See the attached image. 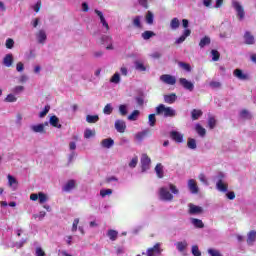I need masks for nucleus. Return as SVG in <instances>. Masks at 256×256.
Segmentation results:
<instances>
[{
  "instance_id": "obj_1",
  "label": "nucleus",
  "mask_w": 256,
  "mask_h": 256,
  "mask_svg": "<svg viewBox=\"0 0 256 256\" xmlns=\"http://www.w3.org/2000/svg\"><path fill=\"white\" fill-rule=\"evenodd\" d=\"M173 195H179V188L174 184L162 186L158 189V198L160 201L171 203L174 199Z\"/></svg>"
},
{
  "instance_id": "obj_2",
  "label": "nucleus",
  "mask_w": 256,
  "mask_h": 256,
  "mask_svg": "<svg viewBox=\"0 0 256 256\" xmlns=\"http://www.w3.org/2000/svg\"><path fill=\"white\" fill-rule=\"evenodd\" d=\"M157 115H164V117H175L177 115V111L171 107H166L165 104H160L156 107Z\"/></svg>"
},
{
  "instance_id": "obj_3",
  "label": "nucleus",
  "mask_w": 256,
  "mask_h": 256,
  "mask_svg": "<svg viewBox=\"0 0 256 256\" xmlns=\"http://www.w3.org/2000/svg\"><path fill=\"white\" fill-rule=\"evenodd\" d=\"M140 163L142 173H146V171H149V169H151V158L146 153L141 155Z\"/></svg>"
},
{
  "instance_id": "obj_4",
  "label": "nucleus",
  "mask_w": 256,
  "mask_h": 256,
  "mask_svg": "<svg viewBox=\"0 0 256 256\" xmlns=\"http://www.w3.org/2000/svg\"><path fill=\"white\" fill-rule=\"evenodd\" d=\"M232 6L237 13V17L239 18V21H243L245 19V10L243 9V6L241 5V3L234 0L232 2Z\"/></svg>"
},
{
  "instance_id": "obj_5",
  "label": "nucleus",
  "mask_w": 256,
  "mask_h": 256,
  "mask_svg": "<svg viewBox=\"0 0 256 256\" xmlns=\"http://www.w3.org/2000/svg\"><path fill=\"white\" fill-rule=\"evenodd\" d=\"M49 125V122L40 123V124H32L30 125V131L32 133H40V135L45 134V127Z\"/></svg>"
},
{
  "instance_id": "obj_6",
  "label": "nucleus",
  "mask_w": 256,
  "mask_h": 256,
  "mask_svg": "<svg viewBox=\"0 0 256 256\" xmlns=\"http://www.w3.org/2000/svg\"><path fill=\"white\" fill-rule=\"evenodd\" d=\"M203 207L195 205L193 203L188 204L189 215H203Z\"/></svg>"
},
{
  "instance_id": "obj_7",
  "label": "nucleus",
  "mask_w": 256,
  "mask_h": 256,
  "mask_svg": "<svg viewBox=\"0 0 256 256\" xmlns=\"http://www.w3.org/2000/svg\"><path fill=\"white\" fill-rule=\"evenodd\" d=\"M37 43L40 45H45L47 42V32L44 29H40L36 34H35Z\"/></svg>"
},
{
  "instance_id": "obj_8",
  "label": "nucleus",
  "mask_w": 256,
  "mask_h": 256,
  "mask_svg": "<svg viewBox=\"0 0 256 256\" xmlns=\"http://www.w3.org/2000/svg\"><path fill=\"white\" fill-rule=\"evenodd\" d=\"M179 84L181 85V87L186 89V91L192 92L195 89V84H193V82L187 80L186 78H180Z\"/></svg>"
},
{
  "instance_id": "obj_9",
  "label": "nucleus",
  "mask_w": 256,
  "mask_h": 256,
  "mask_svg": "<svg viewBox=\"0 0 256 256\" xmlns=\"http://www.w3.org/2000/svg\"><path fill=\"white\" fill-rule=\"evenodd\" d=\"M160 81L165 83L166 85H175L177 83V79L175 76H171L169 74H163L160 76Z\"/></svg>"
},
{
  "instance_id": "obj_10",
  "label": "nucleus",
  "mask_w": 256,
  "mask_h": 256,
  "mask_svg": "<svg viewBox=\"0 0 256 256\" xmlns=\"http://www.w3.org/2000/svg\"><path fill=\"white\" fill-rule=\"evenodd\" d=\"M187 187L192 195H197V193H199V186L197 185V181L195 179H189Z\"/></svg>"
},
{
  "instance_id": "obj_11",
  "label": "nucleus",
  "mask_w": 256,
  "mask_h": 256,
  "mask_svg": "<svg viewBox=\"0 0 256 256\" xmlns=\"http://www.w3.org/2000/svg\"><path fill=\"white\" fill-rule=\"evenodd\" d=\"M161 251V243H156L154 247L147 250V256H159Z\"/></svg>"
},
{
  "instance_id": "obj_12",
  "label": "nucleus",
  "mask_w": 256,
  "mask_h": 256,
  "mask_svg": "<svg viewBox=\"0 0 256 256\" xmlns=\"http://www.w3.org/2000/svg\"><path fill=\"white\" fill-rule=\"evenodd\" d=\"M114 127L118 133H125L127 129V123L124 120L117 119L114 123Z\"/></svg>"
},
{
  "instance_id": "obj_13",
  "label": "nucleus",
  "mask_w": 256,
  "mask_h": 256,
  "mask_svg": "<svg viewBox=\"0 0 256 256\" xmlns=\"http://www.w3.org/2000/svg\"><path fill=\"white\" fill-rule=\"evenodd\" d=\"M233 75L236 79H239V81H247L249 79V74L243 72L241 69H235Z\"/></svg>"
},
{
  "instance_id": "obj_14",
  "label": "nucleus",
  "mask_w": 256,
  "mask_h": 256,
  "mask_svg": "<svg viewBox=\"0 0 256 256\" xmlns=\"http://www.w3.org/2000/svg\"><path fill=\"white\" fill-rule=\"evenodd\" d=\"M175 247L179 253H185L187 251V248L189 247V243L187 240H182L175 243Z\"/></svg>"
},
{
  "instance_id": "obj_15",
  "label": "nucleus",
  "mask_w": 256,
  "mask_h": 256,
  "mask_svg": "<svg viewBox=\"0 0 256 256\" xmlns=\"http://www.w3.org/2000/svg\"><path fill=\"white\" fill-rule=\"evenodd\" d=\"M77 187V181L75 180H69L66 182V184L62 187V191L65 193H70V191H73Z\"/></svg>"
},
{
  "instance_id": "obj_16",
  "label": "nucleus",
  "mask_w": 256,
  "mask_h": 256,
  "mask_svg": "<svg viewBox=\"0 0 256 256\" xmlns=\"http://www.w3.org/2000/svg\"><path fill=\"white\" fill-rule=\"evenodd\" d=\"M113 145H115V140L112 138H105L100 142V147H102V149H111Z\"/></svg>"
},
{
  "instance_id": "obj_17",
  "label": "nucleus",
  "mask_w": 256,
  "mask_h": 256,
  "mask_svg": "<svg viewBox=\"0 0 256 256\" xmlns=\"http://www.w3.org/2000/svg\"><path fill=\"white\" fill-rule=\"evenodd\" d=\"M14 61L15 60L13 58V54L9 53L4 56L2 64L4 65V67H13Z\"/></svg>"
},
{
  "instance_id": "obj_18",
  "label": "nucleus",
  "mask_w": 256,
  "mask_h": 256,
  "mask_svg": "<svg viewBox=\"0 0 256 256\" xmlns=\"http://www.w3.org/2000/svg\"><path fill=\"white\" fill-rule=\"evenodd\" d=\"M244 43L245 45H255V36L251 32L246 31L244 33Z\"/></svg>"
},
{
  "instance_id": "obj_19",
  "label": "nucleus",
  "mask_w": 256,
  "mask_h": 256,
  "mask_svg": "<svg viewBox=\"0 0 256 256\" xmlns=\"http://www.w3.org/2000/svg\"><path fill=\"white\" fill-rule=\"evenodd\" d=\"M247 245L253 246L256 241V230H251L247 233Z\"/></svg>"
},
{
  "instance_id": "obj_20",
  "label": "nucleus",
  "mask_w": 256,
  "mask_h": 256,
  "mask_svg": "<svg viewBox=\"0 0 256 256\" xmlns=\"http://www.w3.org/2000/svg\"><path fill=\"white\" fill-rule=\"evenodd\" d=\"M170 137L175 141L176 143H183V134L178 131H172L170 133Z\"/></svg>"
},
{
  "instance_id": "obj_21",
  "label": "nucleus",
  "mask_w": 256,
  "mask_h": 256,
  "mask_svg": "<svg viewBox=\"0 0 256 256\" xmlns=\"http://www.w3.org/2000/svg\"><path fill=\"white\" fill-rule=\"evenodd\" d=\"M190 35L191 30L185 29L183 34L178 39H176V45H181V43H183L185 39H187V37H189Z\"/></svg>"
},
{
  "instance_id": "obj_22",
  "label": "nucleus",
  "mask_w": 256,
  "mask_h": 256,
  "mask_svg": "<svg viewBox=\"0 0 256 256\" xmlns=\"http://www.w3.org/2000/svg\"><path fill=\"white\" fill-rule=\"evenodd\" d=\"M106 235L110 239V241H117V238L119 237V232L117 230L110 229L107 231Z\"/></svg>"
},
{
  "instance_id": "obj_23",
  "label": "nucleus",
  "mask_w": 256,
  "mask_h": 256,
  "mask_svg": "<svg viewBox=\"0 0 256 256\" xmlns=\"http://www.w3.org/2000/svg\"><path fill=\"white\" fill-rule=\"evenodd\" d=\"M164 101H165V103H168L169 105H171V104L175 103V101H177V95L175 93L165 95Z\"/></svg>"
},
{
  "instance_id": "obj_24",
  "label": "nucleus",
  "mask_w": 256,
  "mask_h": 256,
  "mask_svg": "<svg viewBox=\"0 0 256 256\" xmlns=\"http://www.w3.org/2000/svg\"><path fill=\"white\" fill-rule=\"evenodd\" d=\"M190 223L194 225L197 229H203V227H205V224H203V221L201 219L191 218Z\"/></svg>"
},
{
  "instance_id": "obj_25",
  "label": "nucleus",
  "mask_w": 256,
  "mask_h": 256,
  "mask_svg": "<svg viewBox=\"0 0 256 256\" xmlns=\"http://www.w3.org/2000/svg\"><path fill=\"white\" fill-rule=\"evenodd\" d=\"M216 189H218V191H221L222 193H227V183L223 182V181H217L216 182Z\"/></svg>"
},
{
  "instance_id": "obj_26",
  "label": "nucleus",
  "mask_w": 256,
  "mask_h": 256,
  "mask_svg": "<svg viewBox=\"0 0 256 256\" xmlns=\"http://www.w3.org/2000/svg\"><path fill=\"white\" fill-rule=\"evenodd\" d=\"M141 19L142 17L141 16H136L133 18L132 20V26L135 28V29H141L143 27V25L141 24Z\"/></svg>"
},
{
  "instance_id": "obj_27",
  "label": "nucleus",
  "mask_w": 256,
  "mask_h": 256,
  "mask_svg": "<svg viewBox=\"0 0 256 256\" xmlns=\"http://www.w3.org/2000/svg\"><path fill=\"white\" fill-rule=\"evenodd\" d=\"M49 123L50 125H52V127H56V129H61V124H59V118L57 116H51Z\"/></svg>"
},
{
  "instance_id": "obj_28",
  "label": "nucleus",
  "mask_w": 256,
  "mask_h": 256,
  "mask_svg": "<svg viewBox=\"0 0 256 256\" xmlns=\"http://www.w3.org/2000/svg\"><path fill=\"white\" fill-rule=\"evenodd\" d=\"M195 131L198 133L200 137H205L207 135V130L201 126V124L195 125Z\"/></svg>"
},
{
  "instance_id": "obj_29",
  "label": "nucleus",
  "mask_w": 256,
  "mask_h": 256,
  "mask_svg": "<svg viewBox=\"0 0 256 256\" xmlns=\"http://www.w3.org/2000/svg\"><path fill=\"white\" fill-rule=\"evenodd\" d=\"M155 173L159 179H163V177H164L163 164L159 163L156 165Z\"/></svg>"
},
{
  "instance_id": "obj_30",
  "label": "nucleus",
  "mask_w": 256,
  "mask_h": 256,
  "mask_svg": "<svg viewBox=\"0 0 256 256\" xmlns=\"http://www.w3.org/2000/svg\"><path fill=\"white\" fill-rule=\"evenodd\" d=\"M8 185L9 187H12V189H17V179L15 177H13L11 174H9L8 176Z\"/></svg>"
},
{
  "instance_id": "obj_31",
  "label": "nucleus",
  "mask_w": 256,
  "mask_h": 256,
  "mask_svg": "<svg viewBox=\"0 0 256 256\" xmlns=\"http://www.w3.org/2000/svg\"><path fill=\"white\" fill-rule=\"evenodd\" d=\"M207 45H211V38H209V36H205L199 42V47L201 49H203L204 47H207Z\"/></svg>"
},
{
  "instance_id": "obj_32",
  "label": "nucleus",
  "mask_w": 256,
  "mask_h": 256,
  "mask_svg": "<svg viewBox=\"0 0 256 256\" xmlns=\"http://www.w3.org/2000/svg\"><path fill=\"white\" fill-rule=\"evenodd\" d=\"M181 22H179V18H173L170 22V28L172 31H177V28L180 27Z\"/></svg>"
},
{
  "instance_id": "obj_33",
  "label": "nucleus",
  "mask_w": 256,
  "mask_h": 256,
  "mask_svg": "<svg viewBox=\"0 0 256 256\" xmlns=\"http://www.w3.org/2000/svg\"><path fill=\"white\" fill-rule=\"evenodd\" d=\"M155 35V32L146 30L142 33V38L144 41H149V39H151V37H155Z\"/></svg>"
},
{
  "instance_id": "obj_34",
  "label": "nucleus",
  "mask_w": 256,
  "mask_h": 256,
  "mask_svg": "<svg viewBox=\"0 0 256 256\" xmlns=\"http://www.w3.org/2000/svg\"><path fill=\"white\" fill-rule=\"evenodd\" d=\"M100 23L102 27H104V33L109 32V23H107V20L105 19V15H102L100 18Z\"/></svg>"
},
{
  "instance_id": "obj_35",
  "label": "nucleus",
  "mask_w": 256,
  "mask_h": 256,
  "mask_svg": "<svg viewBox=\"0 0 256 256\" xmlns=\"http://www.w3.org/2000/svg\"><path fill=\"white\" fill-rule=\"evenodd\" d=\"M110 83H114L115 85H119L121 83V75L119 72H116L111 78Z\"/></svg>"
},
{
  "instance_id": "obj_36",
  "label": "nucleus",
  "mask_w": 256,
  "mask_h": 256,
  "mask_svg": "<svg viewBox=\"0 0 256 256\" xmlns=\"http://www.w3.org/2000/svg\"><path fill=\"white\" fill-rule=\"evenodd\" d=\"M38 201H39L40 205H43V203H47V201H49V197H47V194H45L43 192H39L38 193Z\"/></svg>"
},
{
  "instance_id": "obj_37",
  "label": "nucleus",
  "mask_w": 256,
  "mask_h": 256,
  "mask_svg": "<svg viewBox=\"0 0 256 256\" xmlns=\"http://www.w3.org/2000/svg\"><path fill=\"white\" fill-rule=\"evenodd\" d=\"M201 115H203V111L201 110L193 109L191 112V117L193 121H197V119H199Z\"/></svg>"
},
{
  "instance_id": "obj_38",
  "label": "nucleus",
  "mask_w": 256,
  "mask_h": 256,
  "mask_svg": "<svg viewBox=\"0 0 256 256\" xmlns=\"http://www.w3.org/2000/svg\"><path fill=\"white\" fill-rule=\"evenodd\" d=\"M147 133H149L148 130L138 132V133L135 134V139H137L139 142H141L145 139V137H147Z\"/></svg>"
},
{
  "instance_id": "obj_39",
  "label": "nucleus",
  "mask_w": 256,
  "mask_h": 256,
  "mask_svg": "<svg viewBox=\"0 0 256 256\" xmlns=\"http://www.w3.org/2000/svg\"><path fill=\"white\" fill-rule=\"evenodd\" d=\"M136 71H147V67H145V64L143 62L137 60L134 62Z\"/></svg>"
},
{
  "instance_id": "obj_40",
  "label": "nucleus",
  "mask_w": 256,
  "mask_h": 256,
  "mask_svg": "<svg viewBox=\"0 0 256 256\" xmlns=\"http://www.w3.org/2000/svg\"><path fill=\"white\" fill-rule=\"evenodd\" d=\"M5 103H17V96L14 93H10L4 99Z\"/></svg>"
},
{
  "instance_id": "obj_41",
  "label": "nucleus",
  "mask_w": 256,
  "mask_h": 256,
  "mask_svg": "<svg viewBox=\"0 0 256 256\" xmlns=\"http://www.w3.org/2000/svg\"><path fill=\"white\" fill-rule=\"evenodd\" d=\"M139 115H141V112L139 110H134L129 116L128 121H137L139 119Z\"/></svg>"
},
{
  "instance_id": "obj_42",
  "label": "nucleus",
  "mask_w": 256,
  "mask_h": 256,
  "mask_svg": "<svg viewBox=\"0 0 256 256\" xmlns=\"http://www.w3.org/2000/svg\"><path fill=\"white\" fill-rule=\"evenodd\" d=\"M25 91V86L17 85L14 88H12V93L15 95H21Z\"/></svg>"
},
{
  "instance_id": "obj_43",
  "label": "nucleus",
  "mask_w": 256,
  "mask_h": 256,
  "mask_svg": "<svg viewBox=\"0 0 256 256\" xmlns=\"http://www.w3.org/2000/svg\"><path fill=\"white\" fill-rule=\"evenodd\" d=\"M187 147L188 149H197V141L193 138H188Z\"/></svg>"
},
{
  "instance_id": "obj_44",
  "label": "nucleus",
  "mask_w": 256,
  "mask_h": 256,
  "mask_svg": "<svg viewBox=\"0 0 256 256\" xmlns=\"http://www.w3.org/2000/svg\"><path fill=\"white\" fill-rule=\"evenodd\" d=\"M137 163H139V157L134 156L128 163V167L130 169H135V167H137Z\"/></svg>"
},
{
  "instance_id": "obj_45",
  "label": "nucleus",
  "mask_w": 256,
  "mask_h": 256,
  "mask_svg": "<svg viewBox=\"0 0 256 256\" xmlns=\"http://www.w3.org/2000/svg\"><path fill=\"white\" fill-rule=\"evenodd\" d=\"M240 117L241 119H252L253 115H251V112H249V110H242L240 111Z\"/></svg>"
},
{
  "instance_id": "obj_46",
  "label": "nucleus",
  "mask_w": 256,
  "mask_h": 256,
  "mask_svg": "<svg viewBox=\"0 0 256 256\" xmlns=\"http://www.w3.org/2000/svg\"><path fill=\"white\" fill-rule=\"evenodd\" d=\"M154 19H155V16L153 15V12L148 11L146 14V23L148 25H153Z\"/></svg>"
},
{
  "instance_id": "obj_47",
  "label": "nucleus",
  "mask_w": 256,
  "mask_h": 256,
  "mask_svg": "<svg viewBox=\"0 0 256 256\" xmlns=\"http://www.w3.org/2000/svg\"><path fill=\"white\" fill-rule=\"evenodd\" d=\"M86 121L87 123H97L99 121V115H87Z\"/></svg>"
},
{
  "instance_id": "obj_48",
  "label": "nucleus",
  "mask_w": 256,
  "mask_h": 256,
  "mask_svg": "<svg viewBox=\"0 0 256 256\" xmlns=\"http://www.w3.org/2000/svg\"><path fill=\"white\" fill-rule=\"evenodd\" d=\"M103 113L104 115H111V113H113V105H111V103L106 104Z\"/></svg>"
},
{
  "instance_id": "obj_49",
  "label": "nucleus",
  "mask_w": 256,
  "mask_h": 256,
  "mask_svg": "<svg viewBox=\"0 0 256 256\" xmlns=\"http://www.w3.org/2000/svg\"><path fill=\"white\" fill-rule=\"evenodd\" d=\"M118 111L120 113V115H122V117H125L128 113L127 111V104H121L119 107H118Z\"/></svg>"
},
{
  "instance_id": "obj_50",
  "label": "nucleus",
  "mask_w": 256,
  "mask_h": 256,
  "mask_svg": "<svg viewBox=\"0 0 256 256\" xmlns=\"http://www.w3.org/2000/svg\"><path fill=\"white\" fill-rule=\"evenodd\" d=\"M91 137H95V130L86 129L84 131V138L85 139H91Z\"/></svg>"
},
{
  "instance_id": "obj_51",
  "label": "nucleus",
  "mask_w": 256,
  "mask_h": 256,
  "mask_svg": "<svg viewBox=\"0 0 256 256\" xmlns=\"http://www.w3.org/2000/svg\"><path fill=\"white\" fill-rule=\"evenodd\" d=\"M148 123L150 127H155V123H157V119L155 118V114H150L148 116Z\"/></svg>"
},
{
  "instance_id": "obj_52",
  "label": "nucleus",
  "mask_w": 256,
  "mask_h": 256,
  "mask_svg": "<svg viewBox=\"0 0 256 256\" xmlns=\"http://www.w3.org/2000/svg\"><path fill=\"white\" fill-rule=\"evenodd\" d=\"M208 254L210 256H223L219 250L213 248L208 249Z\"/></svg>"
},
{
  "instance_id": "obj_53",
  "label": "nucleus",
  "mask_w": 256,
  "mask_h": 256,
  "mask_svg": "<svg viewBox=\"0 0 256 256\" xmlns=\"http://www.w3.org/2000/svg\"><path fill=\"white\" fill-rule=\"evenodd\" d=\"M211 57H212V61H219L221 54H219V51H217V50H212Z\"/></svg>"
},
{
  "instance_id": "obj_54",
  "label": "nucleus",
  "mask_w": 256,
  "mask_h": 256,
  "mask_svg": "<svg viewBox=\"0 0 256 256\" xmlns=\"http://www.w3.org/2000/svg\"><path fill=\"white\" fill-rule=\"evenodd\" d=\"M45 215H47L45 211H40L38 214H34L33 217L34 219H39V221H43V219H45Z\"/></svg>"
},
{
  "instance_id": "obj_55",
  "label": "nucleus",
  "mask_w": 256,
  "mask_h": 256,
  "mask_svg": "<svg viewBox=\"0 0 256 256\" xmlns=\"http://www.w3.org/2000/svg\"><path fill=\"white\" fill-rule=\"evenodd\" d=\"M179 67H181V69H184V71H187L188 73H190L191 71V65L185 62H179Z\"/></svg>"
},
{
  "instance_id": "obj_56",
  "label": "nucleus",
  "mask_w": 256,
  "mask_h": 256,
  "mask_svg": "<svg viewBox=\"0 0 256 256\" xmlns=\"http://www.w3.org/2000/svg\"><path fill=\"white\" fill-rule=\"evenodd\" d=\"M5 45H6L7 49H13V47H15V41L13 39H11V38H8L6 40Z\"/></svg>"
},
{
  "instance_id": "obj_57",
  "label": "nucleus",
  "mask_w": 256,
  "mask_h": 256,
  "mask_svg": "<svg viewBox=\"0 0 256 256\" xmlns=\"http://www.w3.org/2000/svg\"><path fill=\"white\" fill-rule=\"evenodd\" d=\"M215 125H217V120L214 117H210L208 119V126L210 129H215Z\"/></svg>"
},
{
  "instance_id": "obj_58",
  "label": "nucleus",
  "mask_w": 256,
  "mask_h": 256,
  "mask_svg": "<svg viewBox=\"0 0 256 256\" xmlns=\"http://www.w3.org/2000/svg\"><path fill=\"white\" fill-rule=\"evenodd\" d=\"M31 8L33 11H35V13H39V11H41V0H38L36 4L31 6Z\"/></svg>"
},
{
  "instance_id": "obj_59",
  "label": "nucleus",
  "mask_w": 256,
  "mask_h": 256,
  "mask_svg": "<svg viewBox=\"0 0 256 256\" xmlns=\"http://www.w3.org/2000/svg\"><path fill=\"white\" fill-rule=\"evenodd\" d=\"M113 194V190L111 189H102L100 190V195L102 197H107V195H112Z\"/></svg>"
},
{
  "instance_id": "obj_60",
  "label": "nucleus",
  "mask_w": 256,
  "mask_h": 256,
  "mask_svg": "<svg viewBox=\"0 0 256 256\" xmlns=\"http://www.w3.org/2000/svg\"><path fill=\"white\" fill-rule=\"evenodd\" d=\"M192 255L201 256V251L199 250V246L197 245L192 246Z\"/></svg>"
},
{
  "instance_id": "obj_61",
  "label": "nucleus",
  "mask_w": 256,
  "mask_h": 256,
  "mask_svg": "<svg viewBox=\"0 0 256 256\" xmlns=\"http://www.w3.org/2000/svg\"><path fill=\"white\" fill-rule=\"evenodd\" d=\"M16 71H18V73H23V71H25V65L23 62H18L16 64Z\"/></svg>"
},
{
  "instance_id": "obj_62",
  "label": "nucleus",
  "mask_w": 256,
  "mask_h": 256,
  "mask_svg": "<svg viewBox=\"0 0 256 256\" xmlns=\"http://www.w3.org/2000/svg\"><path fill=\"white\" fill-rule=\"evenodd\" d=\"M28 81H29V76H27L26 74H22L18 78V83H27Z\"/></svg>"
},
{
  "instance_id": "obj_63",
  "label": "nucleus",
  "mask_w": 256,
  "mask_h": 256,
  "mask_svg": "<svg viewBox=\"0 0 256 256\" xmlns=\"http://www.w3.org/2000/svg\"><path fill=\"white\" fill-rule=\"evenodd\" d=\"M79 225V218L74 219L73 224H72V233H75L78 229Z\"/></svg>"
},
{
  "instance_id": "obj_64",
  "label": "nucleus",
  "mask_w": 256,
  "mask_h": 256,
  "mask_svg": "<svg viewBox=\"0 0 256 256\" xmlns=\"http://www.w3.org/2000/svg\"><path fill=\"white\" fill-rule=\"evenodd\" d=\"M211 89H219L221 87V82L212 81L209 83Z\"/></svg>"
}]
</instances>
